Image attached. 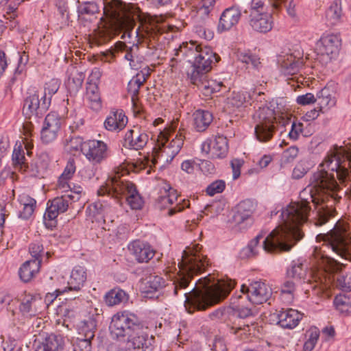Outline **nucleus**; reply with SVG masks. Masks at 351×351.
<instances>
[{"instance_id": "obj_1", "label": "nucleus", "mask_w": 351, "mask_h": 351, "mask_svg": "<svg viewBox=\"0 0 351 351\" xmlns=\"http://www.w3.org/2000/svg\"><path fill=\"white\" fill-rule=\"evenodd\" d=\"M202 246L193 243L183 251L178 266L179 271L172 277L173 295L185 298L184 306L189 313L205 311L221 302L230 294L235 282L231 279L217 280L208 274L199 278L191 289L187 288L195 275L204 271L210 265L206 256L201 252Z\"/></svg>"}, {"instance_id": "obj_2", "label": "nucleus", "mask_w": 351, "mask_h": 351, "mask_svg": "<svg viewBox=\"0 0 351 351\" xmlns=\"http://www.w3.org/2000/svg\"><path fill=\"white\" fill-rule=\"evenodd\" d=\"M319 234L317 237H321ZM324 243L314 249V256L319 267L325 273L338 274L343 264L328 256L326 250H330L339 256L351 261V225L345 221L339 220L333 228L323 235Z\"/></svg>"}, {"instance_id": "obj_3", "label": "nucleus", "mask_w": 351, "mask_h": 351, "mask_svg": "<svg viewBox=\"0 0 351 351\" xmlns=\"http://www.w3.org/2000/svg\"><path fill=\"white\" fill-rule=\"evenodd\" d=\"M300 202L291 203L281 214L282 224L293 229L294 237L298 241L304 236L300 228L307 221L311 209L310 204L313 203L315 206L320 204L321 206L325 205L324 190L315 185L313 176L311 178V184L300 193Z\"/></svg>"}, {"instance_id": "obj_4", "label": "nucleus", "mask_w": 351, "mask_h": 351, "mask_svg": "<svg viewBox=\"0 0 351 351\" xmlns=\"http://www.w3.org/2000/svg\"><path fill=\"white\" fill-rule=\"evenodd\" d=\"M283 224L273 230L259 245L260 240L263 239L262 234L252 239L247 246L242 250L241 258H250L256 256L263 249L267 253L278 254L289 252L298 241L294 237V232Z\"/></svg>"}, {"instance_id": "obj_5", "label": "nucleus", "mask_w": 351, "mask_h": 351, "mask_svg": "<svg viewBox=\"0 0 351 351\" xmlns=\"http://www.w3.org/2000/svg\"><path fill=\"white\" fill-rule=\"evenodd\" d=\"M254 118L256 122L254 128L256 137L263 143L272 138L276 129L275 123L286 127L291 122L290 114L287 112L282 98L273 99L269 106L258 107Z\"/></svg>"}, {"instance_id": "obj_6", "label": "nucleus", "mask_w": 351, "mask_h": 351, "mask_svg": "<svg viewBox=\"0 0 351 351\" xmlns=\"http://www.w3.org/2000/svg\"><path fill=\"white\" fill-rule=\"evenodd\" d=\"M176 56L178 59L173 58L171 62L186 60L191 63V68L187 71V75L191 76L207 74L211 69L214 62H217L220 58L214 53L210 47L197 45L193 42L182 43L179 48L175 49Z\"/></svg>"}, {"instance_id": "obj_7", "label": "nucleus", "mask_w": 351, "mask_h": 351, "mask_svg": "<svg viewBox=\"0 0 351 351\" xmlns=\"http://www.w3.org/2000/svg\"><path fill=\"white\" fill-rule=\"evenodd\" d=\"M97 194L99 196L107 194L117 199L118 201L125 197L130 208L134 210L141 209L144 204L143 199L135 184L130 181L122 179L119 175L108 180L105 186L98 189Z\"/></svg>"}, {"instance_id": "obj_8", "label": "nucleus", "mask_w": 351, "mask_h": 351, "mask_svg": "<svg viewBox=\"0 0 351 351\" xmlns=\"http://www.w3.org/2000/svg\"><path fill=\"white\" fill-rule=\"evenodd\" d=\"M109 328L113 339L125 341L142 329V324L135 314L124 311L112 316Z\"/></svg>"}, {"instance_id": "obj_9", "label": "nucleus", "mask_w": 351, "mask_h": 351, "mask_svg": "<svg viewBox=\"0 0 351 351\" xmlns=\"http://www.w3.org/2000/svg\"><path fill=\"white\" fill-rule=\"evenodd\" d=\"M165 32V27L155 22H148L142 25L139 39L146 45L147 51L146 56L150 58H158L160 56L161 48L158 43L159 36Z\"/></svg>"}, {"instance_id": "obj_10", "label": "nucleus", "mask_w": 351, "mask_h": 351, "mask_svg": "<svg viewBox=\"0 0 351 351\" xmlns=\"http://www.w3.org/2000/svg\"><path fill=\"white\" fill-rule=\"evenodd\" d=\"M104 15L110 21V25L123 27L129 21V5L120 0H103Z\"/></svg>"}, {"instance_id": "obj_11", "label": "nucleus", "mask_w": 351, "mask_h": 351, "mask_svg": "<svg viewBox=\"0 0 351 351\" xmlns=\"http://www.w3.org/2000/svg\"><path fill=\"white\" fill-rule=\"evenodd\" d=\"M341 45V38L339 34H324L316 43L317 54L321 61L328 63L337 57Z\"/></svg>"}, {"instance_id": "obj_12", "label": "nucleus", "mask_w": 351, "mask_h": 351, "mask_svg": "<svg viewBox=\"0 0 351 351\" xmlns=\"http://www.w3.org/2000/svg\"><path fill=\"white\" fill-rule=\"evenodd\" d=\"M256 210L255 203L247 199L240 202L235 207L232 216V222L235 228L243 231L247 230L253 223V213Z\"/></svg>"}, {"instance_id": "obj_13", "label": "nucleus", "mask_w": 351, "mask_h": 351, "mask_svg": "<svg viewBox=\"0 0 351 351\" xmlns=\"http://www.w3.org/2000/svg\"><path fill=\"white\" fill-rule=\"evenodd\" d=\"M241 292L247 294V300L254 304L266 302L272 294L270 287L262 281H254L249 286L241 285Z\"/></svg>"}, {"instance_id": "obj_14", "label": "nucleus", "mask_w": 351, "mask_h": 351, "mask_svg": "<svg viewBox=\"0 0 351 351\" xmlns=\"http://www.w3.org/2000/svg\"><path fill=\"white\" fill-rule=\"evenodd\" d=\"M82 154L93 165L101 164L108 157V145L104 141L99 140L84 141Z\"/></svg>"}, {"instance_id": "obj_15", "label": "nucleus", "mask_w": 351, "mask_h": 351, "mask_svg": "<svg viewBox=\"0 0 351 351\" xmlns=\"http://www.w3.org/2000/svg\"><path fill=\"white\" fill-rule=\"evenodd\" d=\"M49 106V100L42 99V95L35 91L24 101L23 112L26 118L40 117L44 114Z\"/></svg>"}, {"instance_id": "obj_16", "label": "nucleus", "mask_w": 351, "mask_h": 351, "mask_svg": "<svg viewBox=\"0 0 351 351\" xmlns=\"http://www.w3.org/2000/svg\"><path fill=\"white\" fill-rule=\"evenodd\" d=\"M168 135L165 131H160L158 136V144L162 156H166L168 161L173 158L179 153L184 144V136L177 134L169 143H168Z\"/></svg>"}, {"instance_id": "obj_17", "label": "nucleus", "mask_w": 351, "mask_h": 351, "mask_svg": "<svg viewBox=\"0 0 351 351\" xmlns=\"http://www.w3.org/2000/svg\"><path fill=\"white\" fill-rule=\"evenodd\" d=\"M75 197L72 194H67L61 197H57L49 201L46 212L44 215L45 220L51 221L49 226H52L56 223V219L60 213H63L67 210L69 204L75 202Z\"/></svg>"}, {"instance_id": "obj_18", "label": "nucleus", "mask_w": 351, "mask_h": 351, "mask_svg": "<svg viewBox=\"0 0 351 351\" xmlns=\"http://www.w3.org/2000/svg\"><path fill=\"white\" fill-rule=\"evenodd\" d=\"M60 127L61 119L59 116L55 112L48 114L41 130L43 143L48 144L53 142L57 138Z\"/></svg>"}, {"instance_id": "obj_19", "label": "nucleus", "mask_w": 351, "mask_h": 351, "mask_svg": "<svg viewBox=\"0 0 351 351\" xmlns=\"http://www.w3.org/2000/svg\"><path fill=\"white\" fill-rule=\"evenodd\" d=\"M126 340L128 351H152L154 347L155 337L143 332L142 329Z\"/></svg>"}, {"instance_id": "obj_20", "label": "nucleus", "mask_w": 351, "mask_h": 351, "mask_svg": "<svg viewBox=\"0 0 351 351\" xmlns=\"http://www.w3.org/2000/svg\"><path fill=\"white\" fill-rule=\"evenodd\" d=\"M148 139V135L138 126L134 125L125 134L123 145L125 148L140 150L147 145Z\"/></svg>"}, {"instance_id": "obj_21", "label": "nucleus", "mask_w": 351, "mask_h": 351, "mask_svg": "<svg viewBox=\"0 0 351 351\" xmlns=\"http://www.w3.org/2000/svg\"><path fill=\"white\" fill-rule=\"evenodd\" d=\"M95 328L96 324L94 319H90L83 322L81 330L84 337L77 338L73 345V351H91V340L95 337Z\"/></svg>"}, {"instance_id": "obj_22", "label": "nucleus", "mask_w": 351, "mask_h": 351, "mask_svg": "<svg viewBox=\"0 0 351 351\" xmlns=\"http://www.w3.org/2000/svg\"><path fill=\"white\" fill-rule=\"evenodd\" d=\"M272 317L275 318L274 320H276L277 324L282 328H293L302 318V314L297 310L287 308L286 310L276 311V312L272 315Z\"/></svg>"}, {"instance_id": "obj_23", "label": "nucleus", "mask_w": 351, "mask_h": 351, "mask_svg": "<svg viewBox=\"0 0 351 351\" xmlns=\"http://www.w3.org/2000/svg\"><path fill=\"white\" fill-rule=\"evenodd\" d=\"M191 82L195 85L205 96H209L214 93L219 92L222 86L221 82L217 83L213 80H208L206 74L188 76Z\"/></svg>"}, {"instance_id": "obj_24", "label": "nucleus", "mask_w": 351, "mask_h": 351, "mask_svg": "<svg viewBox=\"0 0 351 351\" xmlns=\"http://www.w3.org/2000/svg\"><path fill=\"white\" fill-rule=\"evenodd\" d=\"M241 16V12L239 8L232 6L226 8L219 18L217 31L223 32L230 30L239 23Z\"/></svg>"}, {"instance_id": "obj_25", "label": "nucleus", "mask_w": 351, "mask_h": 351, "mask_svg": "<svg viewBox=\"0 0 351 351\" xmlns=\"http://www.w3.org/2000/svg\"><path fill=\"white\" fill-rule=\"evenodd\" d=\"M129 250L139 263H147L154 256L155 252L151 246L143 241L136 240L128 246Z\"/></svg>"}, {"instance_id": "obj_26", "label": "nucleus", "mask_w": 351, "mask_h": 351, "mask_svg": "<svg viewBox=\"0 0 351 351\" xmlns=\"http://www.w3.org/2000/svg\"><path fill=\"white\" fill-rule=\"evenodd\" d=\"M64 338L61 335L51 333L38 343L35 351H62Z\"/></svg>"}, {"instance_id": "obj_27", "label": "nucleus", "mask_w": 351, "mask_h": 351, "mask_svg": "<svg viewBox=\"0 0 351 351\" xmlns=\"http://www.w3.org/2000/svg\"><path fill=\"white\" fill-rule=\"evenodd\" d=\"M250 25L256 32L266 33L272 29L273 21L271 14L266 13H254L250 14Z\"/></svg>"}, {"instance_id": "obj_28", "label": "nucleus", "mask_w": 351, "mask_h": 351, "mask_svg": "<svg viewBox=\"0 0 351 351\" xmlns=\"http://www.w3.org/2000/svg\"><path fill=\"white\" fill-rule=\"evenodd\" d=\"M128 123V118L122 110L112 112L104 121V127L109 131L121 130Z\"/></svg>"}, {"instance_id": "obj_29", "label": "nucleus", "mask_w": 351, "mask_h": 351, "mask_svg": "<svg viewBox=\"0 0 351 351\" xmlns=\"http://www.w3.org/2000/svg\"><path fill=\"white\" fill-rule=\"evenodd\" d=\"M86 280V271L84 267L75 266L71 274L66 289L78 292Z\"/></svg>"}, {"instance_id": "obj_30", "label": "nucleus", "mask_w": 351, "mask_h": 351, "mask_svg": "<svg viewBox=\"0 0 351 351\" xmlns=\"http://www.w3.org/2000/svg\"><path fill=\"white\" fill-rule=\"evenodd\" d=\"M211 112L204 110H197L193 114V125L197 132H204L212 123Z\"/></svg>"}, {"instance_id": "obj_31", "label": "nucleus", "mask_w": 351, "mask_h": 351, "mask_svg": "<svg viewBox=\"0 0 351 351\" xmlns=\"http://www.w3.org/2000/svg\"><path fill=\"white\" fill-rule=\"evenodd\" d=\"M40 267V261L38 260L25 261L19 271L21 280L24 282H29L38 273Z\"/></svg>"}, {"instance_id": "obj_32", "label": "nucleus", "mask_w": 351, "mask_h": 351, "mask_svg": "<svg viewBox=\"0 0 351 351\" xmlns=\"http://www.w3.org/2000/svg\"><path fill=\"white\" fill-rule=\"evenodd\" d=\"M303 66V62L293 55L285 56L280 62V71L285 75L296 74Z\"/></svg>"}, {"instance_id": "obj_33", "label": "nucleus", "mask_w": 351, "mask_h": 351, "mask_svg": "<svg viewBox=\"0 0 351 351\" xmlns=\"http://www.w3.org/2000/svg\"><path fill=\"white\" fill-rule=\"evenodd\" d=\"M128 300L129 295L124 290L119 288H114L110 290L104 296L105 302L108 306L126 303Z\"/></svg>"}, {"instance_id": "obj_34", "label": "nucleus", "mask_w": 351, "mask_h": 351, "mask_svg": "<svg viewBox=\"0 0 351 351\" xmlns=\"http://www.w3.org/2000/svg\"><path fill=\"white\" fill-rule=\"evenodd\" d=\"M231 308L233 314L237 317L245 319L255 316L256 313L254 309L245 306L243 304V297L239 295L238 298H232Z\"/></svg>"}, {"instance_id": "obj_35", "label": "nucleus", "mask_w": 351, "mask_h": 351, "mask_svg": "<svg viewBox=\"0 0 351 351\" xmlns=\"http://www.w3.org/2000/svg\"><path fill=\"white\" fill-rule=\"evenodd\" d=\"M86 97L89 101L90 107L95 111L101 108V100L99 92L98 84L87 82Z\"/></svg>"}, {"instance_id": "obj_36", "label": "nucleus", "mask_w": 351, "mask_h": 351, "mask_svg": "<svg viewBox=\"0 0 351 351\" xmlns=\"http://www.w3.org/2000/svg\"><path fill=\"white\" fill-rule=\"evenodd\" d=\"M228 145L227 137L223 135H218L213 141L212 158H223L228 154Z\"/></svg>"}, {"instance_id": "obj_37", "label": "nucleus", "mask_w": 351, "mask_h": 351, "mask_svg": "<svg viewBox=\"0 0 351 351\" xmlns=\"http://www.w3.org/2000/svg\"><path fill=\"white\" fill-rule=\"evenodd\" d=\"M85 75L82 71L73 70L66 83V88L71 95H75L81 88Z\"/></svg>"}, {"instance_id": "obj_38", "label": "nucleus", "mask_w": 351, "mask_h": 351, "mask_svg": "<svg viewBox=\"0 0 351 351\" xmlns=\"http://www.w3.org/2000/svg\"><path fill=\"white\" fill-rule=\"evenodd\" d=\"M316 101L319 106V110L322 108L328 107L330 108L335 104V99L332 96L331 90L326 86L317 92L315 97Z\"/></svg>"}, {"instance_id": "obj_39", "label": "nucleus", "mask_w": 351, "mask_h": 351, "mask_svg": "<svg viewBox=\"0 0 351 351\" xmlns=\"http://www.w3.org/2000/svg\"><path fill=\"white\" fill-rule=\"evenodd\" d=\"M306 270L307 268L304 266L302 261L300 259L293 260L290 267L287 270V277L298 281L305 277Z\"/></svg>"}, {"instance_id": "obj_40", "label": "nucleus", "mask_w": 351, "mask_h": 351, "mask_svg": "<svg viewBox=\"0 0 351 351\" xmlns=\"http://www.w3.org/2000/svg\"><path fill=\"white\" fill-rule=\"evenodd\" d=\"M14 168L19 171H27L28 164L26 162L25 152L21 145L15 146L12 156Z\"/></svg>"}, {"instance_id": "obj_41", "label": "nucleus", "mask_w": 351, "mask_h": 351, "mask_svg": "<svg viewBox=\"0 0 351 351\" xmlns=\"http://www.w3.org/2000/svg\"><path fill=\"white\" fill-rule=\"evenodd\" d=\"M342 15L341 6L337 1H334L326 12V19L328 25L332 26L341 21Z\"/></svg>"}, {"instance_id": "obj_42", "label": "nucleus", "mask_w": 351, "mask_h": 351, "mask_svg": "<svg viewBox=\"0 0 351 351\" xmlns=\"http://www.w3.org/2000/svg\"><path fill=\"white\" fill-rule=\"evenodd\" d=\"M254 328V322H253L247 324H234L230 328V332L237 335L241 339L244 340L251 335Z\"/></svg>"}, {"instance_id": "obj_43", "label": "nucleus", "mask_w": 351, "mask_h": 351, "mask_svg": "<svg viewBox=\"0 0 351 351\" xmlns=\"http://www.w3.org/2000/svg\"><path fill=\"white\" fill-rule=\"evenodd\" d=\"M145 83V78L141 75L134 76L128 82V91L131 95L133 105H136V102L138 99L139 89Z\"/></svg>"}, {"instance_id": "obj_44", "label": "nucleus", "mask_w": 351, "mask_h": 351, "mask_svg": "<svg viewBox=\"0 0 351 351\" xmlns=\"http://www.w3.org/2000/svg\"><path fill=\"white\" fill-rule=\"evenodd\" d=\"M251 104V93L247 92H233L230 97L228 98V105L239 108L243 104Z\"/></svg>"}, {"instance_id": "obj_45", "label": "nucleus", "mask_w": 351, "mask_h": 351, "mask_svg": "<svg viewBox=\"0 0 351 351\" xmlns=\"http://www.w3.org/2000/svg\"><path fill=\"white\" fill-rule=\"evenodd\" d=\"M286 0H268L269 4L276 10H279L282 4ZM266 13L265 11V2L264 0H252L251 2V12L250 14L254 13Z\"/></svg>"}, {"instance_id": "obj_46", "label": "nucleus", "mask_w": 351, "mask_h": 351, "mask_svg": "<svg viewBox=\"0 0 351 351\" xmlns=\"http://www.w3.org/2000/svg\"><path fill=\"white\" fill-rule=\"evenodd\" d=\"M36 300L33 295H25L20 304L19 308L23 315L29 316L35 315L36 313Z\"/></svg>"}, {"instance_id": "obj_47", "label": "nucleus", "mask_w": 351, "mask_h": 351, "mask_svg": "<svg viewBox=\"0 0 351 351\" xmlns=\"http://www.w3.org/2000/svg\"><path fill=\"white\" fill-rule=\"evenodd\" d=\"M334 305L341 313L347 314L351 312V299L346 295H338L334 300Z\"/></svg>"}, {"instance_id": "obj_48", "label": "nucleus", "mask_w": 351, "mask_h": 351, "mask_svg": "<svg viewBox=\"0 0 351 351\" xmlns=\"http://www.w3.org/2000/svg\"><path fill=\"white\" fill-rule=\"evenodd\" d=\"M165 280L158 276H151L148 278L146 286L145 292L152 293L158 291L165 286Z\"/></svg>"}, {"instance_id": "obj_49", "label": "nucleus", "mask_w": 351, "mask_h": 351, "mask_svg": "<svg viewBox=\"0 0 351 351\" xmlns=\"http://www.w3.org/2000/svg\"><path fill=\"white\" fill-rule=\"evenodd\" d=\"M237 58L242 62L246 64H251L252 67L255 69H257L261 64L259 58L250 52L238 51Z\"/></svg>"}, {"instance_id": "obj_50", "label": "nucleus", "mask_w": 351, "mask_h": 351, "mask_svg": "<svg viewBox=\"0 0 351 351\" xmlns=\"http://www.w3.org/2000/svg\"><path fill=\"white\" fill-rule=\"evenodd\" d=\"M77 3L79 4L77 6V12L79 14L93 15L99 12V7L94 1H84L80 3V1H77Z\"/></svg>"}, {"instance_id": "obj_51", "label": "nucleus", "mask_w": 351, "mask_h": 351, "mask_svg": "<svg viewBox=\"0 0 351 351\" xmlns=\"http://www.w3.org/2000/svg\"><path fill=\"white\" fill-rule=\"evenodd\" d=\"M60 82L58 79H51L45 85V91L42 95V99L47 98L51 103V99L53 95L57 93L60 88Z\"/></svg>"}, {"instance_id": "obj_52", "label": "nucleus", "mask_w": 351, "mask_h": 351, "mask_svg": "<svg viewBox=\"0 0 351 351\" xmlns=\"http://www.w3.org/2000/svg\"><path fill=\"white\" fill-rule=\"evenodd\" d=\"M332 280H335V285L337 287L343 290V291H350L351 290V276L346 274L344 275H337V278H335V276H332Z\"/></svg>"}, {"instance_id": "obj_53", "label": "nucleus", "mask_w": 351, "mask_h": 351, "mask_svg": "<svg viewBox=\"0 0 351 351\" xmlns=\"http://www.w3.org/2000/svg\"><path fill=\"white\" fill-rule=\"evenodd\" d=\"M309 169L310 167L308 162L304 160H301L294 167L292 178L296 180L300 179L306 174Z\"/></svg>"}, {"instance_id": "obj_54", "label": "nucleus", "mask_w": 351, "mask_h": 351, "mask_svg": "<svg viewBox=\"0 0 351 351\" xmlns=\"http://www.w3.org/2000/svg\"><path fill=\"white\" fill-rule=\"evenodd\" d=\"M226 187V183L222 180H217L208 186L206 188V193L210 196H213L217 193H220L223 191Z\"/></svg>"}, {"instance_id": "obj_55", "label": "nucleus", "mask_w": 351, "mask_h": 351, "mask_svg": "<svg viewBox=\"0 0 351 351\" xmlns=\"http://www.w3.org/2000/svg\"><path fill=\"white\" fill-rule=\"evenodd\" d=\"M215 3V0H202L201 5L197 10V16H208L210 11L213 10Z\"/></svg>"}, {"instance_id": "obj_56", "label": "nucleus", "mask_w": 351, "mask_h": 351, "mask_svg": "<svg viewBox=\"0 0 351 351\" xmlns=\"http://www.w3.org/2000/svg\"><path fill=\"white\" fill-rule=\"evenodd\" d=\"M296 289V281L295 280H287L281 286L282 294L288 295L290 298H293V293Z\"/></svg>"}, {"instance_id": "obj_57", "label": "nucleus", "mask_w": 351, "mask_h": 351, "mask_svg": "<svg viewBox=\"0 0 351 351\" xmlns=\"http://www.w3.org/2000/svg\"><path fill=\"white\" fill-rule=\"evenodd\" d=\"M291 124V130L289 132V136L292 140H296L298 138L299 134L302 131L303 124L302 123H296L292 121L288 124Z\"/></svg>"}, {"instance_id": "obj_58", "label": "nucleus", "mask_w": 351, "mask_h": 351, "mask_svg": "<svg viewBox=\"0 0 351 351\" xmlns=\"http://www.w3.org/2000/svg\"><path fill=\"white\" fill-rule=\"evenodd\" d=\"M66 142L71 150L77 151L80 149L82 152L84 142L81 137L71 136L69 140H66Z\"/></svg>"}, {"instance_id": "obj_59", "label": "nucleus", "mask_w": 351, "mask_h": 351, "mask_svg": "<svg viewBox=\"0 0 351 351\" xmlns=\"http://www.w3.org/2000/svg\"><path fill=\"white\" fill-rule=\"evenodd\" d=\"M243 165V160L235 158L231 160L230 165L232 169V178L237 180L241 175V168Z\"/></svg>"}, {"instance_id": "obj_60", "label": "nucleus", "mask_w": 351, "mask_h": 351, "mask_svg": "<svg viewBox=\"0 0 351 351\" xmlns=\"http://www.w3.org/2000/svg\"><path fill=\"white\" fill-rule=\"evenodd\" d=\"M76 167L75 165V162L73 159H70L64 169L63 173L60 176H62V178H66V179H71L74 173L75 172Z\"/></svg>"}, {"instance_id": "obj_61", "label": "nucleus", "mask_w": 351, "mask_h": 351, "mask_svg": "<svg viewBox=\"0 0 351 351\" xmlns=\"http://www.w3.org/2000/svg\"><path fill=\"white\" fill-rule=\"evenodd\" d=\"M296 101L300 105L305 106L316 102V99L313 94L308 93L305 95H299L296 99Z\"/></svg>"}, {"instance_id": "obj_62", "label": "nucleus", "mask_w": 351, "mask_h": 351, "mask_svg": "<svg viewBox=\"0 0 351 351\" xmlns=\"http://www.w3.org/2000/svg\"><path fill=\"white\" fill-rule=\"evenodd\" d=\"M199 166L200 170L206 175L213 174L215 172V165L209 160H202Z\"/></svg>"}, {"instance_id": "obj_63", "label": "nucleus", "mask_w": 351, "mask_h": 351, "mask_svg": "<svg viewBox=\"0 0 351 351\" xmlns=\"http://www.w3.org/2000/svg\"><path fill=\"white\" fill-rule=\"evenodd\" d=\"M43 251L42 245L38 243H32L29 247V252L32 256L34 258L33 260H38L41 262L40 253Z\"/></svg>"}, {"instance_id": "obj_64", "label": "nucleus", "mask_w": 351, "mask_h": 351, "mask_svg": "<svg viewBox=\"0 0 351 351\" xmlns=\"http://www.w3.org/2000/svg\"><path fill=\"white\" fill-rule=\"evenodd\" d=\"M212 351H227V347L224 340L220 337H216L212 344Z\"/></svg>"}]
</instances>
